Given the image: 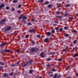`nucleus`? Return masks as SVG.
Returning <instances> with one entry per match:
<instances>
[{
    "label": "nucleus",
    "instance_id": "nucleus-1",
    "mask_svg": "<svg viewBox=\"0 0 78 78\" xmlns=\"http://www.w3.org/2000/svg\"><path fill=\"white\" fill-rule=\"evenodd\" d=\"M38 50V49L36 48H31V50H30V51L31 53H33V52H36Z\"/></svg>",
    "mask_w": 78,
    "mask_h": 78
},
{
    "label": "nucleus",
    "instance_id": "nucleus-2",
    "mask_svg": "<svg viewBox=\"0 0 78 78\" xmlns=\"http://www.w3.org/2000/svg\"><path fill=\"white\" fill-rule=\"evenodd\" d=\"M6 21V19H4L2 20L1 22H0V25H2L3 24H4V23H5V21Z\"/></svg>",
    "mask_w": 78,
    "mask_h": 78
},
{
    "label": "nucleus",
    "instance_id": "nucleus-3",
    "mask_svg": "<svg viewBox=\"0 0 78 78\" xmlns=\"http://www.w3.org/2000/svg\"><path fill=\"white\" fill-rule=\"evenodd\" d=\"M11 27H8L5 28V30L6 31H9V30H11Z\"/></svg>",
    "mask_w": 78,
    "mask_h": 78
},
{
    "label": "nucleus",
    "instance_id": "nucleus-4",
    "mask_svg": "<svg viewBox=\"0 0 78 78\" xmlns=\"http://www.w3.org/2000/svg\"><path fill=\"white\" fill-rule=\"evenodd\" d=\"M40 56L41 57V58H44V52H42L40 55Z\"/></svg>",
    "mask_w": 78,
    "mask_h": 78
},
{
    "label": "nucleus",
    "instance_id": "nucleus-5",
    "mask_svg": "<svg viewBox=\"0 0 78 78\" xmlns=\"http://www.w3.org/2000/svg\"><path fill=\"white\" fill-rule=\"evenodd\" d=\"M34 29H33L32 30H29V33H33V32H34Z\"/></svg>",
    "mask_w": 78,
    "mask_h": 78
},
{
    "label": "nucleus",
    "instance_id": "nucleus-6",
    "mask_svg": "<svg viewBox=\"0 0 78 78\" xmlns=\"http://www.w3.org/2000/svg\"><path fill=\"white\" fill-rule=\"evenodd\" d=\"M44 42H47L48 41V38H45L44 40Z\"/></svg>",
    "mask_w": 78,
    "mask_h": 78
},
{
    "label": "nucleus",
    "instance_id": "nucleus-7",
    "mask_svg": "<svg viewBox=\"0 0 78 78\" xmlns=\"http://www.w3.org/2000/svg\"><path fill=\"white\" fill-rule=\"evenodd\" d=\"M5 6V4H1L0 5V9L2 8H3V6Z\"/></svg>",
    "mask_w": 78,
    "mask_h": 78
},
{
    "label": "nucleus",
    "instance_id": "nucleus-8",
    "mask_svg": "<svg viewBox=\"0 0 78 78\" xmlns=\"http://www.w3.org/2000/svg\"><path fill=\"white\" fill-rule=\"evenodd\" d=\"M5 44H6V42H5L3 44H1V47H3V46H4V45H5Z\"/></svg>",
    "mask_w": 78,
    "mask_h": 78
},
{
    "label": "nucleus",
    "instance_id": "nucleus-9",
    "mask_svg": "<svg viewBox=\"0 0 78 78\" xmlns=\"http://www.w3.org/2000/svg\"><path fill=\"white\" fill-rule=\"evenodd\" d=\"M4 51L5 52H11V50H5Z\"/></svg>",
    "mask_w": 78,
    "mask_h": 78
},
{
    "label": "nucleus",
    "instance_id": "nucleus-10",
    "mask_svg": "<svg viewBox=\"0 0 78 78\" xmlns=\"http://www.w3.org/2000/svg\"><path fill=\"white\" fill-rule=\"evenodd\" d=\"M44 4L46 5H48V4H49V2H48V1H46V2H45Z\"/></svg>",
    "mask_w": 78,
    "mask_h": 78
},
{
    "label": "nucleus",
    "instance_id": "nucleus-11",
    "mask_svg": "<svg viewBox=\"0 0 78 78\" xmlns=\"http://www.w3.org/2000/svg\"><path fill=\"white\" fill-rule=\"evenodd\" d=\"M27 18H27V17L25 16H24L23 17V20H25V19H27Z\"/></svg>",
    "mask_w": 78,
    "mask_h": 78
},
{
    "label": "nucleus",
    "instance_id": "nucleus-12",
    "mask_svg": "<svg viewBox=\"0 0 78 78\" xmlns=\"http://www.w3.org/2000/svg\"><path fill=\"white\" fill-rule=\"evenodd\" d=\"M68 28H69V27H68L65 26L64 27V30H68Z\"/></svg>",
    "mask_w": 78,
    "mask_h": 78
},
{
    "label": "nucleus",
    "instance_id": "nucleus-13",
    "mask_svg": "<svg viewBox=\"0 0 78 78\" xmlns=\"http://www.w3.org/2000/svg\"><path fill=\"white\" fill-rule=\"evenodd\" d=\"M56 17H58V18H59L60 19H62V16H56Z\"/></svg>",
    "mask_w": 78,
    "mask_h": 78
},
{
    "label": "nucleus",
    "instance_id": "nucleus-14",
    "mask_svg": "<svg viewBox=\"0 0 78 78\" xmlns=\"http://www.w3.org/2000/svg\"><path fill=\"white\" fill-rule=\"evenodd\" d=\"M78 56V54H75L74 55V57H76Z\"/></svg>",
    "mask_w": 78,
    "mask_h": 78
},
{
    "label": "nucleus",
    "instance_id": "nucleus-15",
    "mask_svg": "<svg viewBox=\"0 0 78 78\" xmlns=\"http://www.w3.org/2000/svg\"><path fill=\"white\" fill-rule=\"evenodd\" d=\"M48 7L49 8H51V5H49L48 6Z\"/></svg>",
    "mask_w": 78,
    "mask_h": 78
},
{
    "label": "nucleus",
    "instance_id": "nucleus-16",
    "mask_svg": "<svg viewBox=\"0 0 78 78\" xmlns=\"http://www.w3.org/2000/svg\"><path fill=\"white\" fill-rule=\"evenodd\" d=\"M68 48V46H67L65 49H64L63 50H62V51H66V50H67Z\"/></svg>",
    "mask_w": 78,
    "mask_h": 78
},
{
    "label": "nucleus",
    "instance_id": "nucleus-17",
    "mask_svg": "<svg viewBox=\"0 0 78 78\" xmlns=\"http://www.w3.org/2000/svg\"><path fill=\"white\" fill-rule=\"evenodd\" d=\"M27 65H28V63H27L26 64H24L22 66V67H25V66H27Z\"/></svg>",
    "mask_w": 78,
    "mask_h": 78
},
{
    "label": "nucleus",
    "instance_id": "nucleus-18",
    "mask_svg": "<svg viewBox=\"0 0 78 78\" xmlns=\"http://www.w3.org/2000/svg\"><path fill=\"white\" fill-rule=\"evenodd\" d=\"M47 67H49L50 68V67H51V65L48 64V65H47Z\"/></svg>",
    "mask_w": 78,
    "mask_h": 78
},
{
    "label": "nucleus",
    "instance_id": "nucleus-19",
    "mask_svg": "<svg viewBox=\"0 0 78 78\" xmlns=\"http://www.w3.org/2000/svg\"><path fill=\"white\" fill-rule=\"evenodd\" d=\"M8 74L5 73L4 74V76H5V77H6L8 76Z\"/></svg>",
    "mask_w": 78,
    "mask_h": 78
},
{
    "label": "nucleus",
    "instance_id": "nucleus-20",
    "mask_svg": "<svg viewBox=\"0 0 78 78\" xmlns=\"http://www.w3.org/2000/svg\"><path fill=\"white\" fill-rule=\"evenodd\" d=\"M22 17H23V16L22 15H21L19 17V19H22Z\"/></svg>",
    "mask_w": 78,
    "mask_h": 78
},
{
    "label": "nucleus",
    "instance_id": "nucleus-21",
    "mask_svg": "<svg viewBox=\"0 0 78 78\" xmlns=\"http://www.w3.org/2000/svg\"><path fill=\"white\" fill-rule=\"evenodd\" d=\"M47 34V36H50V33L49 32H48Z\"/></svg>",
    "mask_w": 78,
    "mask_h": 78
},
{
    "label": "nucleus",
    "instance_id": "nucleus-22",
    "mask_svg": "<svg viewBox=\"0 0 78 78\" xmlns=\"http://www.w3.org/2000/svg\"><path fill=\"white\" fill-rule=\"evenodd\" d=\"M70 6V4H68L66 5V7H69Z\"/></svg>",
    "mask_w": 78,
    "mask_h": 78
},
{
    "label": "nucleus",
    "instance_id": "nucleus-23",
    "mask_svg": "<svg viewBox=\"0 0 78 78\" xmlns=\"http://www.w3.org/2000/svg\"><path fill=\"white\" fill-rule=\"evenodd\" d=\"M51 31L52 33H53V34H54V33H55V30L52 29L51 30Z\"/></svg>",
    "mask_w": 78,
    "mask_h": 78
},
{
    "label": "nucleus",
    "instance_id": "nucleus-24",
    "mask_svg": "<svg viewBox=\"0 0 78 78\" xmlns=\"http://www.w3.org/2000/svg\"><path fill=\"white\" fill-rule=\"evenodd\" d=\"M59 13H60V12L59 11H57V12H56V14H59Z\"/></svg>",
    "mask_w": 78,
    "mask_h": 78
},
{
    "label": "nucleus",
    "instance_id": "nucleus-25",
    "mask_svg": "<svg viewBox=\"0 0 78 78\" xmlns=\"http://www.w3.org/2000/svg\"><path fill=\"white\" fill-rule=\"evenodd\" d=\"M69 35V34H65V37H68Z\"/></svg>",
    "mask_w": 78,
    "mask_h": 78
},
{
    "label": "nucleus",
    "instance_id": "nucleus-26",
    "mask_svg": "<svg viewBox=\"0 0 78 78\" xmlns=\"http://www.w3.org/2000/svg\"><path fill=\"white\" fill-rule=\"evenodd\" d=\"M44 1V0H41V1H38V2H41V3H42Z\"/></svg>",
    "mask_w": 78,
    "mask_h": 78
},
{
    "label": "nucleus",
    "instance_id": "nucleus-27",
    "mask_svg": "<svg viewBox=\"0 0 78 78\" xmlns=\"http://www.w3.org/2000/svg\"><path fill=\"white\" fill-rule=\"evenodd\" d=\"M13 3H17V0H14L13 1Z\"/></svg>",
    "mask_w": 78,
    "mask_h": 78
},
{
    "label": "nucleus",
    "instance_id": "nucleus-28",
    "mask_svg": "<svg viewBox=\"0 0 78 78\" xmlns=\"http://www.w3.org/2000/svg\"><path fill=\"white\" fill-rule=\"evenodd\" d=\"M32 45H34V44H35V42H34V41H33L32 42Z\"/></svg>",
    "mask_w": 78,
    "mask_h": 78
},
{
    "label": "nucleus",
    "instance_id": "nucleus-29",
    "mask_svg": "<svg viewBox=\"0 0 78 78\" xmlns=\"http://www.w3.org/2000/svg\"><path fill=\"white\" fill-rule=\"evenodd\" d=\"M76 42H77V41H76V40H74L73 41V43H74V44H75L76 43Z\"/></svg>",
    "mask_w": 78,
    "mask_h": 78
},
{
    "label": "nucleus",
    "instance_id": "nucleus-30",
    "mask_svg": "<svg viewBox=\"0 0 78 78\" xmlns=\"http://www.w3.org/2000/svg\"><path fill=\"white\" fill-rule=\"evenodd\" d=\"M0 64L1 65H2V66H3V65H4V63H3V62H1L0 63Z\"/></svg>",
    "mask_w": 78,
    "mask_h": 78
},
{
    "label": "nucleus",
    "instance_id": "nucleus-31",
    "mask_svg": "<svg viewBox=\"0 0 78 78\" xmlns=\"http://www.w3.org/2000/svg\"><path fill=\"white\" fill-rule=\"evenodd\" d=\"M37 37H38V38H40V37H41V36L39 35H37Z\"/></svg>",
    "mask_w": 78,
    "mask_h": 78
},
{
    "label": "nucleus",
    "instance_id": "nucleus-32",
    "mask_svg": "<svg viewBox=\"0 0 78 78\" xmlns=\"http://www.w3.org/2000/svg\"><path fill=\"white\" fill-rule=\"evenodd\" d=\"M12 11H15V9L14 8H12Z\"/></svg>",
    "mask_w": 78,
    "mask_h": 78
},
{
    "label": "nucleus",
    "instance_id": "nucleus-33",
    "mask_svg": "<svg viewBox=\"0 0 78 78\" xmlns=\"http://www.w3.org/2000/svg\"><path fill=\"white\" fill-rule=\"evenodd\" d=\"M29 73H33V70H30L29 71Z\"/></svg>",
    "mask_w": 78,
    "mask_h": 78
},
{
    "label": "nucleus",
    "instance_id": "nucleus-34",
    "mask_svg": "<svg viewBox=\"0 0 78 78\" xmlns=\"http://www.w3.org/2000/svg\"><path fill=\"white\" fill-rule=\"evenodd\" d=\"M56 76H57V74H55L54 76V78H56Z\"/></svg>",
    "mask_w": 78,
    "mask_h": 78
},
{
    "label": "nucleus",
    "instance_id": "nucleus-35",
    "mask_svg": "<svg viewBox=\"0 0 78 78\" xmlns=\"http://www.w3.org/2000/svg\"><path fill=\"white\" fill-rule=\"evenodd\" d=\"M60 32H62V28H61L60 29Z\"/></svg>",
    "mask_w": 78,
    "mask_h": 78
},
{
    "label": "nucleus",
    "instance_id": "nucleus-36",
    "mask_svg": "<svg viewBox=\"0 0 78 78\" xmlns=\"http://www.w3.org/2000/svg\"><path fill=\"white\" fill-rule=\"evenodd\" d=\"M25 37L26 38H27V37H29V35H26Z\"/></svg>",
    "mask_w": 78,
    "mask_h": 78
},
{
    "label": "nucleus",
    "instance_id": "nucleus-37",
    "mask_svg": "<svg viewBox=\"0 0 78 78\" xmlns=\"http://www.w3.org/2000/svg\"><path fill=\"white\" fill-rule=\"evenodd\" d=\"M51 58H48L47 59V61H51Z\"/></svg>",
    "mask_w": 78,
    "mask_h": 78
},
{
    "label": "nucleus",
    "instance_id": "nucleus-38",
    "mask_svg": "<svg viewBox=\"0 0 78 78\" xmlns=\"http://www.w3.org/2000/svg\"><path fill=\"white\" fill-rule=\"evenodd\" d=\"M12 75H13V73H11L9 74L10 76H12Z\"/></svg>",
    "mask_w": 78,
    "mask_h": 78
},
{
    "label": "nucleus",
    "instance_id": "nucleus-39",
    "mask_svg": "<svg viewBox=\"0 0 78 78\" xmlns=\"http://www.w3.org/2000/svg\"><path fill=\"white\" fill-rule=\"evenodd\" d=\"M18 8H21V5L19 4L18 5Z\"/></svg>",
    "mask_w": 78,
    "mask_h": 78
},
{
    "label": "nucleus",
    "instance_id": "nucleus-40",
    "mask_svg": "<svg viewBox=\"0 0 78 78\" xmlns=\"http://www.w3.org/2000/svg\"><path fill=\"white\" fill-rule=\"evenodd\" d=\"M6 9L8 10L9 9V7H7L6 8Z\"/></svg>",
    "mask_w": 78,
    "mask_h": 78
},
{
    "label": "nucleus",
    "instance_id": "nucleus-41",
    "mask_svg": "<svg viewBox=\"0 0 78 78\" xmlns=\"http://www.w3.org/2000/svg\"><path fill=\"white\" fill-rule=\"evenodd\" d=\"M55 29L56 30H59V28L58 27H55Z\"/></svg>",
    "mask_w": 78,
    "mask_h": 78
},
{
    "label": "nucleus",
    "instance_id": "nucleus-42",
    "mask_svg": "<svg viewBox=\"0 0 78 78\" xmlns=\"http://www.w3.org/2000/svg\"><path fill=\"white\" fill-rule=\"evenodd\" d=\"M32 62L33 61H32V60H30L29 61V63H31V62Z\"/></svg>",
    "mask_w": 78,
    "mask_h": 78
},
{
    "label": "nucleus",
    "instance_id": "nucleus-43",
    "mask_svg": "<svg viewBox=\"0 0 78 78\" xmlns=\"http://www.w3.org/2000/svg\"><path fill=\"white\" fill-rule=\"evenodd\" d=\"M31 22H34V19H31Z\"/></svg>",
    "mask_w": 78,
    "mask_h": 78
},
{
    "label": "nucleus",
    "instance_id": "nucleus-44",
    "mask_svg": "<svg viewBox=\"0 0 78 78\" xmlns=\"http://www.w3.org/2000/svg\"><path fill=\"white\" fill-rule=\"evenodd\" d=\"M58 60V61H62V59L61 58H59Z\"/></svg>",
    "mask_w": 78,
    "mask_h": 78
},
{
    "label": "nucleus",
    "instance_id": "nucleus-45",
    "mask_svg": "<svg viewBox=\"0 0 78 78\" xmlns=\"http://www.w3.org/2000/svg\"><path fill=\"white\" fill-rule=\"evenodd\" d=\"M65 16H66V17H67L68 14L67 13H66L65 15Z\"/></svg>",
    "mask_w": 78,
    "mask_h": 78
},
{
    "label": "nucleus",
    "instance_id": "nucleus-46",
    "mask_svg": "<svg viewBox=\"0 0 78 78\" xmlns=\"http://www.w3.org/2000/svg\"><path fill=\"white\" fill-rule=\"evenodd\" d=\"M73 32H74V33H76V30H73Z\"/></svg>",
    "mask_w": 78,
    "mask_h": 78
},
{
    "label": "nucleus",
    "instance_id": "nucleus-47",
    "mask_svg": "<svg viewBox=\"0 0 78 78\" xmlns=\"http://www.w3.org/2000/svg\"><path fill=\"white\" fill-rule=\"evenodd\" d=\"M60 77H61V75H58V76L57 77V78H60Z\"/></svg>",
    "mask_w": 78,
    "mask_h": 78
},
{
    "label": "nucleus",
    "instance_id": "nucleus-48",
    "mask_svg": "<svg viewBox=\"0 0 78 78\" xmlns=\"http://www.w3.org/2000/svg\"><path fill=\"white\" fill-rule=\"evenodd\" d=\"M18 12L19 14H20V10H18Z\"/></svg>",
    "mask_w": 78,
    "mask_h": 78
},
{
    "label": "nucleus",
    "instance_id": "nucleus-49",
    "mask_svg": "<svg viewBox=\"0 0 78 78\" xmlns=\"http://www.w3.org/2000/svg\"><path fill=\"white\" fill-rule=\"evenodd\" d=\"M52 71H53V72H55V69H52L51 70Z\"/></svg>",
    "mask_w": 78,
    "mask_h": 78
},
{
    "label": "nucleus",
    "instance_id": "nucleus-50",
    "mask_svg": "<svg viewBox=\"0 0 78 78\" xmlns=\"http://www.w3.org/2000/svg\"><path fill=\"white\" fill-rule=\"evenodd\" d=\"M31 23H28V25H31Z\"/></svg>",
    "mask_w": 78,
    "mask_h": 78
},
{
    "label": "nucleus",
    "instance_id": "nucleus-51",
    "mask_svg": "<svg viewBox=\"0 0 78 78\" xmlns=\"http://www.w3.org/2000/svg\"><path fill=\"white\" fill-rule=\"evenodd\" d=\"M16 52H17V53H19V50H16Z\"/></svg>",
    "mask_w": 78,
    "mask_h": 78
},
{
    "label": "nucleus",
    "instance_id": "nucleus-52",
    "mask_svg": "<svg viewBox=\"0 0 78 78\" xmlns=\"http://www.w3.org/2000/svg\"><path fill=\"white\" fill-rule=\"evenodd\" d=\"M20 62V61H19L18 62H17V64H19Z\"/></svg>",
    "mask_w": 78,
    "mask_h": 78
},
{
    "label": "nucleus",
    "instance_id": "nucleus-53",
    "mask_svg": "<svg viewBox=\"0 0 78 78\" xmlns=\"http://www.w3.org/2000/svg\"><path fill=\"white\" fill-rule=\"evenodd\" d=\"M54 53H55L53 52H51V55H52L53 54H54Z\"/></svg>",
    "mask_w": 78,
    "mask_h": 78
},
{
    "label": "nucleus",
    "instance_id": "nucleus-54",
    "mask_svg": "<svg viewBox=\"0 0 78 78\" xmlns=\"http://www.w3.org/2000/svg\"><path fill=\"white\" fill-rule=\"evenodd\" d=\"M76 76H78V73H77L76 74Z\"/></svg>",
    "mask_w": 78,
    "mask_h": 78
},
{
    "label": "nucleus",
    "instance_id": "nucleus-55",
    "mask_svg": "<svg viewBox=\"0 0 78 78\" xmlns=\"http://www.w3.org/2000/svg\"><path fill=\"white\" fill-rule=\"evenodd\" d=\"M67 68L68 69H69V68H70V66H68L67 67Z\"/></svg>",
    "mask_w": 78,
    "mask_h": 78
},
{
    "label": "nucleus",
    "instance_id": "nucleus-56",
    "mask_svg": "<svg viewBox=\"0 0 78 78\" xmlns=\"http://www.w3.org/2000/svg\"><path fill=\"white\" fill-rule=\"evenodd\" d=\"M25 50L24 49H23V51H25Z\"/></svg>",
    "mask_w": 78,
    "mask_h": 78
},
{
    "label": "nucleus",
    "instance_id": "nucleus-57",
    "mask_svg": "<svg viewBox=\"0 0 78 78\" xmlns=\"http://www.w3.org/2000/svg\"><path fill=\"white\" fill-rule=\"evenodd\" d=\"M53 76V74H51V77H52Z\"/></svg>",
    "mask_w": 78,
    "mask_h": 78
},
{
    "label": "nucleus",
    "instance_id": "nucleus-58",
    "mask_svg": "<svg viewBox=\"0 0 78 78\" xmlns=\"http://www.w3.org/2000/svg\"><path fill=\"white\" fill-rule=\"evenodd\" d=\"M2 67H1L0 68V70H2Z\"/></svg>",
    "mask_w": 78,
    "mask_h": 78
},
{
    "label": "nucleus",
    "instance_id": "nucleus-59",
    "mask_svg": "<svg viewBox=\"0 0 78 78\" xmlns=\"http://www.w3.org/2000/svg\"><path fill=\"white\" fill-rule=\"evenodd\" d=\"M76 16H77V17H78V14H77Z\"/></svg>",
    "mask_w": 78,
    "mask_h": 78
},
{
    "label": "nucleus",
    "instance_id": "nucleus-60",
    "mask_svg": "<svg viewBox=\"0 0 78 78\" xmlns=\"http://www.w3.org/2000/svg\"><path fill=\"white\" fill-rule=\"evenodd\" d=\"M24 21H24V20H22V22H24Z\"/></svg>",
    "mask_w": 78,
    "mask_h": 78
},
{
    "label": "nucleus",
    "instance_id": "nucleus-61",
    "mask_svg": "<svg viewBox=\"0 0 78 78\" xmlns=\"http://www.w3.org/2000/svg\"><path fill=\"white\" fill-rule=\"evenodd\" d=\"M39 78H42V77H40Z\"/></svg>",
    "mask_w": 78,
    "mask_h": 78
},
{
    "label": "nucleus",
    "instance_id": "nucleus-62",
    "mask_svg": "<svg viewBox=\"0 0 78 78\" xmlns=\"http://www.w3.org/2000/svg\"><path fill=\"white\" fill-rule=\"evenodd\" d=\"M67 78H70V77H67Z\"/></svg>",
    "mask_w": 78,
    "mask_h": 78
},
{
    "label": "nucleus",
    "instance_id": "nucleus-63",
    "mask_svg": "<svg viewBox=\"0 0 78 78\" xmlns=\"http://www.w3.org/2000/svg\"><path fill=\"white\" fill-rule=\"evenodd\" d=\"M58 22H57V23H58Z\"/></svg>",
    "mask_w": 78,
    "mask_h": 78
},
{
    "label": "nucleus",
    "instance_id": "nucleus-64",
    "mask_svg": "<svg viewBox=\"0 0 78 78\" xmlns=\"http://www.w3.org/2000/svg\"><path fill=\"white\" fill-rule=\"evenodd\" d=\"M72 19H73V18H72Z\"/></svg>",
    "mask_w": 78,
    "mask_h": 78
}]
</instances>
